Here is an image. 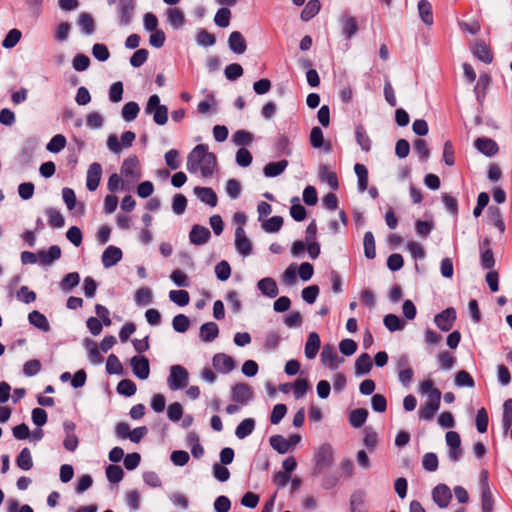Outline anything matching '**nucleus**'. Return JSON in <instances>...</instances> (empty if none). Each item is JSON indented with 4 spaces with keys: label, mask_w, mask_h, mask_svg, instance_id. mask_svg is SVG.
<instances>
[{
    "label": "nucleus",
    "mask_w": 512,
    "mask_h": 512,
    "mask_svg": "<svg viewBox=\"0 0 512 512\" xmlns=\"http://www.w3.org/2000/svg\"><path fill=\"white\" fill-rule=\"evenodd\" d=\"M217 165L216 156L208 151V146L199 144L195 146L187 157V170L190 173L200 172L203 177H210Z\"/></svg>",
    "instance_id": "obj_1"
},
{
    "label": "nucleus",
    "mask_w": 512,
    "mask_h": 512,
    "mask_svg": "<svg viewBox=\"0 0 512 512\" xmlns=\"http://www.w3.org/2000/svg\"><path fill=\"white\" fill-rule=\"evenodd\" d=\"M144 111L147 115H152L153 121L159 126L165 125L168 121V108L160 103V97L157 94L149 97Z\"/></svg>",
    "instance_id": "obj_2"
},
{
    "label": "nucleus",
    "mask_w": 512,
    "mask_h": 512,
    "mask_svg": "<svg viewBox=\"0 0 512 512\" xmlns=\"http://www.w3.org/2000/svg\"><path fill=\"white\" fill-rule=\"evenodd\" d=\"M189 381L187 369L181 365H172L169 370L167 384L170 390L176 391L185 388Z\"/></svg>",
    "instance_id": "obj_3"
},
{
    "label": "nucleus",
    "mask_w": 512,
    "mask_h": 512,
    "mask_svg": "<svg viewBox=\"0 0 512 512\" xmlns=\"http://www.w3.org/2000/svg\"><path fill=\"white\" fill-rule=\"evenodd\" d=\"M334 461L333 448L328 443L321 444L314 453L315 472L320 473L332 465Z\"/></svg>",
    "instance_id": "obj_4"
},
{
    "label": "nucleus",
    "mask_w": 512,
    "mask_h": 512,
    "mask_svg": "<svg viewBox=\"0 0 512 512\" xmlns=\"http://www.w3.org/2000/svg\"><path fill=\"white\" fill-rule=\"evenodd\" d=\"M441 392L434 390L432 395H429L428 401L421 406L419 410V417L422 420L429 421L434 417L435 412L440 407Z\"/></svg>",
    "instance_id": "obj_5"
},
{
    "label": "nucleus",
    "mask_w": 512,
    "mask_h": 512,
    "mask_svg": "<svg viewBox=\"0 0 512 512\" xmlns=\"http://www.w3.org/2000/svg\"><path fill=\"white\" fill-rule=\"evenodd\" d=\"M121 175L128 181H137L141 177L140 163L136 156L126 158L121 166Z\"/></svg>",
    "instance_id": "obj_6"
},
{
    "label": "nucleus",
    "mask_w": 512,
    "mask_h": 512,
    "mask_svg": "<svg viewBox=\"0 0 512 512\" xmlns=\"http://www.w3.org/2000/svg\"><path fill=\"white\" fill-rule=\"evenodd\" d=\"M61 248L58 245H52L47 250H39L34 254V263L47 267L52 265L56 260L61 257Z\"/></svg>",
    "instance_id": "obj_7"
},
{
    "label": "nucleus",
    "mask_w": 512,
    "mask_h": 512,
    "mask_svg": "<svg viewBox=\"0 0 512 512\" xmlns=\"http://www.w3.org/2000/svg\"><path fill=\"white\" fill-rule=\"evenodd\" d=\"M135 8V0H119L117 5V14L119 17V24L121 26L130 25L134 16Z\"/></svg>",
    "instance_id": "obj_8"
},
{
    "label": "nucleus",
    "mask_w": 512,
    "mask_h": 512,
    "mask_svg": "<svg viewBox=\"0 0 512 512\" xmlns=\"http://www.w3.org/2000/svg\"><path fill=\"white\" fill-rule=\"evenodd\" d=\"M446 443L449 447V459L453 462H457L462 456L460 435L455 431H448L446 433Z\"/></svg>",
    "instance_id": "obj_9"
},
{
    "label": "nucleus",
    "mask_w": 512,
    "mask_h": 512,
    "mask_svg": "<svg viewBox=\"0 0 512 512\" xmlns=\"http://www.w3.org/2000/svg\"><path fill=\"white\" fill-rule=\"evenodd\" d=\"M130 365L133 374L141 379L146 380L150 375L149 360L145 356H134L131 358Z\"/></svg>",
    "instance_id": "obj_10"
},
{
    "label": "nucleus",
    "mask_w": 512,
    "mask_h": 512,
    "mask_svg": "<svg viewBox=\"0 0 512 512\" xmlns=\"http://www.w3.org/2000/svg\"><path fill=\"white\" fill-rule=\"evenodd\" d=\"M321 360L331 370H335L343 362L336 352L334 346L326 344L323 346L321 351Z\"/></svg>",
    "instance_id": "obj_11"
},
{
    "label": "nucleus",
    "mask_w": 512,
    "mask_h": 512,
    "mask_svg": "<svg viewBox=\"0 0 512 512\" xmlns=\"http://www.w3.org/2000/svg\"><path fill=\"white\" fill-rule=\"evenodd\" d=\"M455 319V309L447 308L434 317V322L439 329H441L444 332H447L452 328Z\"/></svg>",
    "instance_id": "obj_12"
},
{
    "label": "nucleus",
    "mask_w": 512,
    "mask_h": 512,
    "mask_svg": "<svg viewBox=\"0 0 512 512\" xmlns=\"http://www.w3.org/2000/svg\"><path fill=\"white\" fill-rule=\"evenodd\" d=\"M235 247L238 253L244 257L252 252V245L247 238L246 233L242 227H237L235 231Z\"/></svg>",
    "instance_id": "obj_13"
},
{
    "label": "nucleus",
    "mask_w": 512,
    "mask_h": 512,
    "mask_svg": "<svg viewBox=\"0 0 512 512\" xmlns=\"http://www.w3.org/2000/svg\"><path fill=\"white\" fill-rule=\"evenodd\" d=\"M432 497H433L434 502L440 508H446L451 501L452 494L447 485L439 484L433 489Z\"/></svg>",
    "instance_id": "obj_14"
},
{
    "label": "nucleus",
    "mask_w": 512,
    "mask_h": 512,
    "mask_svg": "<svg viewBox=\"0 0 512 512\" xmlns=\"http://www.w3.org/2000/svg\"><path fill=\"white\" fill-rule=\"evenodd\" d=\"M213 367L222 374L231 372L235 367V362L232 357L219 353L216 354L212 359Z\"/></svg>",
    "instance_id": "obj_15"
},
{
    "label": "nucleus",
    "mask_w": 512,
    "mask_h": 512,
    "mask_svg": "<svg viewBox=\"0 0 512 512\" xmlns=\"http://www.w3.org/2000/svg\"><path fill=\"white\" fill-rule=\"evenodd\" d=\"M102 167L99 163H92L87 171L86 186L89 191H95L100 183Z\"/></svg>",
    "instance_id": "obj_16"
},
{
    "label": "nucleus",
    "mask_w": 512,
    "mask_h": 512,
    "mask_svg": "<svg viewBox=\"0 0 512 512\" xmlns=\"http://www.w3.org/2000/svg\"><path fill=\"white\" fill-rule=\"evenodd\" d=\"M253 392L248 384L239 383L233 386L231 398L233 401L246 404L252 399Z\"/></svg>",
    "instance_id": "obj_17"
},
{
    "label": "nucleus",
    "mask_w": 512,
    "mask_h": 512,
    "mask_svg": "<svg viewBox=\"0 0 512 512\" xmlns=\"http://www.w3.org/2000/svg\"><path fill=\"white\" fill-rule=\"evenodd\" d=\"M122 251L116 246H108L101 257L102 264L105 268H110L116 265L122 259Z\"/></svg>",
    "instance_id": "obj_18"
},
{
    "label": "nucleus",
    "mask_w": 512,
    "mask_h": 512,
    "mask_svg": "<svg viewBox=\"0 0 512 512\" xmlns=\"http://www.w3.org/2000/svg\"><path fill=\"white\" fill-rule=\"evenodd\" d=\"M473 55L480 61L490 64L493 61L491 49L481 40L475 41L472 46Z\"/></svg>",
    "instance_id": "obj_19"
},
{
    "label": "nucleus",
    "mask_w": 512,
    "mask_h": 512,
    "mask_svg": "<svg viewBox=\"0 0 512 512\" xmlns=\"http://www.w3.org/2000/svg\"><path fill=\"white\" fill-rule=\"evenodd\" d=\"M211 233L208 228L200 225H194L190 231L189 239L194 245H203L208 242Z\"/></svg>",
    "instance_id": "obj_20"
},
{
    "label": "nucleus",
    "mask_w": 512,
    "mask_h": 512,
    "mask_svg": "<svg viewBox=\"0 0 512 512\" xmlns=\"http://www.w3.org/2000/svg\"><path fill=\"white\" fill-rule=\"evenodd\" d=\"M342 34L346 39L352 38L358 31V25L354 16L343 14L340 17Z\"/></svg>",
    "instance_id": "obj_21"
},
{
    "label": "nucleus",
    "mask_w": 512,
    "mask_h": 512,
    "mask_svg": "<svg viewBox=\"0 0 512 512\" xmlns=\"http://www.w3.org/2000/svg\"><path fill=\"white\" fill-rule=\"evenodd\" d=\"M475 148L486 156H494L498 152L497 143L490 138H477L474 142Z\"/></svg>",
    "instance_id": "obj_22"
},
{
    "label": "nucleus",
    "mask_w": 512,
    "mask_h": 512,
    "mask_svg": "<svg viewBox=\"0 0 512 512\" xmlns=\"http://www.w3.org/2000/svg\"><path fill=\"white\" fill-rule=\"evenodd\" d=\"M228 46L235 54H243L247 49L246 40L239 31H234L230 34Z\"/></svg>",
    "instance_id": "obj_23"
},
{
    "label": "nucleus",
    "mask_w": 512,
    "mask_h": 512,
    "mask_svg": "<svg viewBox=\"0 0 512 512\" xmlns=\"http://www.w3.org/2000/svg\"><path fill=\"white\" fill-rule=\"evenodd\" d=\"M257 287L263 295L269 298H275L279 293L277 283L271 277L262 278L257 283Z\"/></svg>",
    "instance_id": "obj_24"
},
{
    "label": "nucleus",
    "mask_w": 512,
    "mask_h": 512,
    "mask_svg": "<svg viewBox=\"0 0 512 512\" xmlns=\"http://www.w3.org/2000/svg\"><path fill=\"white\" fill-rule=\"evenodd\" d=\"M194 194L201 202L211 207H214L217 204V195L211 188L197 186L194 188Z\"/></svg>",
    "instance_id": "obj_25"
},
{
    "label": "nucleus",
    "mask_w": 512,
    "mask_h": 512,
    "mask_svg": "<svg viewBox=\"0 0 512 512\" xmlns=\"http://www.w3.org/2000/svg\"><path fill=\"white\" fill-rule=\"evenodd\" d=\"M320 343V337L316 332H311L308 335L305 344V356L308 359H314L316 357L320 348Z\"/></svg>",
    "instance_id": "obj_26"
},
{
    "label": "nucleus",
    "mask_w": 512,
    "mask_h": 512,
    "mask_svg": "<svg viewBox=\"0 0 512 512\" xmlns=\"http://www.w3.org/2000/svg\"><path fill=\"white\" fill-rule=\"evenodd\" d=\"M481 265L484 269H491L495 265L494 255L490 248V241L485 239L481 246Z\"/></svg>",
    "instance_id": "obj_27"
},
{
    "label": "nucleus",
    "mask_w": 512,
    "mask_h": 512,
    "mask_svg": "<svg viewBox=\"0 0 512 512\" xmlns=\"http://www.w3.org/2000/svg\"><path fill=\"white\" fill-rule=\"evenodd\" d=\"M372 359L369 354L362 353L355 361V374L358 376L366 375L372 368Z\"/></svg>",
    "instance_id": "obj_28"
},
{
    "label": "nucleus",
    "mask_w": 512,
    "mask_h": 512,
    "mask_svg": "<svg viewBox=\"0 0 512 512\" xmlns=\"http://www.w3.org/2000/svg\"><path fill=\"white\" fill-rule=\"evenodd\" d=\"M167 21L174 29H180L185 23V16L179 8H169L166 11Z\"/></svg>",
    "instance_id": "obj_29"
},
{
    "label": "nucleus",
    "mask_w": 512,
    "mask_h": 512,
    "mask_svg": "<svg viewBox=\"0 0 512 512\" xmlns=\"http://www.w3.org/2000/svg\"><path fill=\"white\" fill-rule=\"evenodd\" d=\"M219 334L216 323L207 322L200 327V338L203 342H212Z\"/></svg>",
    "instance_id": "obj_30"
},
{
    "label": "nucleus",
    "mask_w": 512,
    "mask_h": 512,
    "mask_svg": "<svg viewBox=\"0 0 512 512\" xmlns=\"http://www.w3.org/2000/svg\"><path fill=\"white\" fill-rule=\"evenodd\" d=\"M288 166L287 160H280L277 162H270L263 168V173L266 177H276L282 174Z\"/></svg>",
    "instance_id": "obj_31"
},
{
    "label": "nucleus",
    "mask_w": 512,
    "mask_h": 512,
    "mask_svg": "<svg viewBox=\"0 0 512 512\" xmlns=\"http://www.w3.org/2000/svg\"><path fill=\"white\" fill-rule=\"evenodd\" d=\"M418 13L424 24L431 26L433 24L432 5L428 0L418 2Z\"/></svg>",
    "instance_id": "obj_32"
},
{
    "label": "nucleus",
    "mask_w": 512,
    "mask_h": 512,
    "mask_svg": "<svg viewBox=\"0 0 512 512\" xmlns=\"http://www.w3.org/2000/svg\"><path fill=\"white\" fill-rule=\"evenodd\" d=\"M368 417V411L364 408H358L350 412L349 423L354 428H360L364 425Z\"/></svg>",
    "instance_id": "obj_33"
},
{
    "label": "nucleus",
    "mask_w": 512,
    "mask_h": 512,
    "mask_svg": "<svg viewBox=\"0 0 512 512\" xmlns=\"http://www.w3.org/2000/svg\"><path fill=\"white\" fill-rule=\"evenodd\" d=\"M255 428V421L252 418H246L240 422L235 430V435L239 439L249 436Z\"/></svg>",
    "instance_id": "obj_34"
},
{
    "label": "nucleus",
    "mask_w": 512,
    "mask_h": 512,
    "mask_svg": "<svg viewBox=\"0 0 512 512\" xmlns=\"http://www.w3.org/2000/svg\"><path fill=\"white\" fill-rule=\"evenodd\" d=\"M78 25L81 28L82 32L85 33L86 35H91L95 31L94 19L87 12H82L79 15Z\"/></svg>",
    "instance_id": "obj_35"
},
{
    "label": "nucleus",
    "mask_w": 512,
    "mask_h": 512,
    "mask_svg": "<svg viewBox=\"0 0 512 512\" xmlns=\"http://www.w3.org/2000/svg\"><path fill=\"white\" fill-rule=\"evenodd\" d=\"M354 171L358 178V190L363 193L368 187V170L365 165L357 163Z\"/></svg>",
    "instance_id": "obj_36"
},
{
    "label": "nucleus",
    "mask_w": 512,
    "mask_h": 512,
    "mask_svg": "<svg viewBox=\"0 0 512 512\" xmlns=\"http://www.w3.org/2000/svg\"><path fill=\"white\" fill-rule=\"evenodd\" d=\"M355 137L358 145L365 152H369L371 149V139L366 133L363 126L359 125L355 129Z\"/></svg>",
    "instance_id": "obj_37"
},
{
    "label": "nucleus",
    "mask_w": 512,
    "mask_h": 512,
    "mask_svg": "<svg viewBox=\"0 0 512 512\" xmlns=\"http://www.w3.org/2000/svg\"><path fill=\"white\" fill-rule=\"evenodd\" d=\"M321 8L320 2L318 0L309 1L303 10L301 11V19L303 21H309L314 16H316Z\"/></svg>",
    "instance_id": "obj_38"
},
{
    "label": "nucleus",
    "mask_w": 512,
    "mask_h": 512,
    "mask_svg": "<svg viewBox=\"0 0 512 512\" xmlns=\"http://www.w3.org/2000/svg\"><path fill=\"white\" fill-rule=\"evenodd\" d=\"M139 111V105L134 101H130L126 103L122 108V118L127 122H131L137 118Z\"/></svg>",
    "instance_id": "obj_39"
},
{
    "label": "nucleus",
    "mask_w": 512,
    "mask_h": 512,
    "mask_svg": "<svg viewBox=\"0 0 512 512\" xmlns=\"http://www.w3.org/2000/svg\"><path fill=\"white\" fill-rule=\"evenodd\" d=\"M364 254L368 259H374L376 256L375 239L372 232L368 231L363 239Z\"/></svg>",
    "instance_id": "obj_40"
},
{
    "label": "nucleus",
    "mask_w": 512,
    "mask_h": 512,
    "mask_svg": "<svg viewBox=\"0 0 512 512\" xmlns=\"http://www.w3.org/2000/svg\"><path fill=\"white\" fill-rule=\"evenodd\" d=\"M67 144L66 138L62 134H56L47 143L46 149L51 153H59L62 151Z\"/></svg>",
    "instance_id": "obj_41"
},
{
    "label": "nucleus",
    "mask_w": 512,
    "mask_h": 512,
    "mask_svg": "<svg viewBox=\"0 0 512 512\" xmlns=\"http://www.w3.org/2000/svg\"><path fill=\"white\" fill-rule=\"evenodd\" d=\"M383 323L391 332L402 330L405 326V322L395 314H387L383 319Z\"/></svg>",
    "instance_id": "obj_42"
},
{
    "label": "nucleus",
    "mask_w": 512,
    "mask_h": 512,
    "mask_svg": "<svg viewBox=\"0 0 512 512\" xmlns=\"http://www.w3.org/2000/svg\"><path fill=\"white\" fill-rule=\"evenodd\" d=\"M290 215L295 221H303L306 218V209L299 203V198L294 197L291 200Z\"/></svg>",
    "instance_id": "obj_43"
},
{
    "label": "nucleus",
    "mask_w": 512,
    "mask_h": 512,
    "mask_svg": "<svg viewBox=\"0 0 512 512\" xmlns=\"http://www.w3.org/2000/svg\"><path fill=\"white\" fill-rule=\"evenodd\" d=\"M482 512H492L494 508V499L488 483L482 487Z\"/></svg>",
    "instance_id": "obj_44"
},
{
    "label": "nucleus",
    "mask_w": 512,
    "mask_h": 512,
    "mask_svg": "<svg viewBox=\"0 0 512 512\" xmlns=\"http://www.w3.org/2000/svg\"><path fill=\"white\" fill-rule=\"evenodd\" d=\"M512 426V398L503 404L502 427L507 432Z\"/></svg>",
    "instance_id": "obj_45"
},
{
    "label": "nucleus",
    "mask_w": 512,
    "mask_h": 512,
    "mask_svg": "<svg viewBox=\"0 0 512 512\" xmlns=\"http://www.w3.org/2000/svg\"><path fill=\"white\" fill-rule=\"evenodd\" d=\"M271 447L280 454H285L290 448L288 441L282 435H274L269 439Z\"/></svg>",
    "instance_id": "obj_46"
},
{
    "label": "nucleus",
    "mask_w": 512,
    "mask_h": 512,
    "mask_svg": "<svg viewBox=\"0 0 512 512\" xmlns=\"http://www.w3.org/2000/svg\"><path fill=\"white\" fill-rule=\"evenodd\" d=\"M80 282V275L77 272L68 273L60 282V288L68 292L76 287Z\"/></svg>",
    "instance_id": "obj_47"
},
{
    "label": "nucleus",
    "mask_w": 512,
    "mask_h": 512,
    "mask_svg": "<svg viewBox=\"0 0 512 512\" xmlns=\"http://www.w3.org/2000/svg\"><path fill=\"white\" fill-rule=\"evenodd\" d=\"M283 226V218L281 216H273L262 223V228L268 233L278 232Z\"/></svg>",
    "instance_id": "obj_48"
},
{
    "label": "nucleus",
    "mask_w": 512,
    "mask_h": 512,
    "mask_svg": "<svg viewBox=\"0 0 512 512\" xmlns=\"http://www.w3.org/2000/svg\"><path fill=\"white\" fill-rule=\"evenodd\" d=\"M21 31L14 28L11 29L8 34L5 36L4 40L2 41V46L5 49H11L17 45V43L21 39Z\"/></svg>",
    "instance_id": "obj_49"
},
{
    "label": "nucleus",
    "mask_w": 512,
    "mask_h": 512,
    "mask_svg": "<svg viewBox=\"0 0 512 512\" xmlns=\"http://www.w3.org/2000/svg\"><path fill=\"white\" fill-rule=\"evenodd\" d=\"M17 466L22 470H29L32 467V456L29 448H24L16 459Z\"/></svg>",
    "instance_id": "obj_50"
},
{
    "label": "nucleus",
    "mask_w": 512,
    "mask_h": 512,
    "mask_svg": "<svg viewBox=\"0 0 512 512\" xmlns=\"http://www.w3.org/2000/svg\"><path fill=\"white\" fill-rule=\"evenodd\" d=\"M124 476L123 469L118 465H109L106 468V477L110 483H119Z\"/></svg>",
    "instance_id": "obj_51"
},
{
    "label": "nucleus",
    "mask_w": 512,
    "mask_h": 512,
    "mask_svg": "<svg viewBox=\"0 0 512 512\" xmlns=\"http://www.w3.org/2000/svg\"><path fill=\"white\" fill-rule=\"evenodd\" d=\"M169 298L178 306H186L190 300L189 293L186 290H171Z\"/></svg>",
    "instance_id": "obj_52"
},
{
    "label": "nucleus",
    "mask_w": 512,
    "mask_h": 512,
    "mask_svg": "<svg viewBox=\"0 0 512 512\" xmlns=\"http://www.w3.org/2000/svg\"><path fill=\"white\" fill-rule=\"evenodd\" d=\"M106 371L108 374H121L123 372V366L118 359V357L114 354H110L107 358L106 362Z\"/></svg>",
    "instance_id": "obj_53"
},
{
    "label": "nucleus",
    "mask_w": 512,
    "mask_h": 512,
    "mask_svg": "<svg viewBox=\"0 0 512 512\" xmlns=\"http://www.w3.org/2000/svg\"><path fill=\"white\" fill-rule=\"evenodd\" d=\"M136 385L132 380H121L117 385V392L121 395L130 397L136 393Z\"/></svg>",
    "instance_id": "obj_54"
},
{
    "label": "nucleus",
    "mask_w": 512,
    "mask_h": 512,
    "mask_svg": "<svg viewBox=\"0 0 512 512\" xmlns=\"http://www.w3.org/2000/svg\"><path fill=\"white\" fill-rule=\"evenodd\" d=\"M172 326L176 332L184 333L190 326L189 318L184 314H178L173 318Z\"/></svg>",
    "instance_id": "obj_55"
},
{
    "label": "nucleus",
    "mask_w": 512,
    "mask_h": 512,
    "mask_svg": "<svg viewBox=\"0 0 512 512\" xmlns=\"http://www.w3.org/2000/svg\"><path fill=\"white\" fill-rule=\"evenodd\" d=\"M48 224L54 228H61L65 224L63 215L56 209L47 210Z\"/></svg>",
    "instance_id": "obj_56"
},
{
    "label": "nucleus",
    "mask_w": 512,
    "mask_h": 512,
    "mask_svg": "<svg viewBox=\"0 0 512 512\" xmlns=\"http://www.w3.org/2000/svg\"><path fill=\"white\" fill-rule=\"evenodd\" d=\"M281 281L283 284L287 286H293L297 281V266L296 264H291L287 267L284 273L281 276Z\"/></svg>",
    "instance_id": "obj_57"
},
{
    "label": "nucleus",
    "mask_w": 512,
    "mask_h": 512,
    "mask_svg": "<svg viewBox=\"0 0 512 512\" xmlns=\"http://www.w3.org/2000/svg\"><path fill=\"white\" fill-rule=\"evenodd\" d=\"M439 366L443 370H450L455 364V358L447 351H440L437 354Z\"/></svg>",
    "instance_id": "obj_58"
},
{
    "label": "nucleus",
    "mask_w": 512,
    "mask_h": 512,
    "mask_svg": "<svg viewBox=\"0 0 512 512\" xmlns=\"http://www.w3.org/2000/svg\"><path fill=\"white\" fill-rule=\"evenodd\" d=\"M87 349L89 354V359L92 364L98 365L103 362V357L99 352L98 346L94 341H87Z\"/></svg>",
    "instance_id": "obj_59"
},
{
    "label": "nucleus",
    "mask_w": 512,
    "mask_h": 512,
    "mask_svg": "<svg viewBox=\"0 0 512 512\" xmlns=\"http://www.w3.org/2000/svg\"><path fill=\"white\" fill-rule=\"evenodd\" d=\"M231 12L228 8H220L214 17L215 24L219 27H227L230 22Z\"/></svg>",
    "instance_id": "obj_60"
},
{
    "label": "nucleus",
    "mask_w": 512,
    "mask_h": 512,
    "mask_svg": "<svg viewBox=\"0 0 512 512\" xmlns=\"http://www.w3.org/2000/svg\"><path fill=\"white\" fill-rule=\"evenodd\" d=\"M134 300L138 305H147V304L151 303V301H152L151 289L146 288V287L138 289L135 293Z\"/></svg>",
    "instance_id": "obj_61"
},
{
    "label": "nucleus",
    "mask_w": 512,
    "mask_h": 512,
    "mask_svg": "<svg viewBox=\"0 0 512 512\" xmlns=\"http://www.w3.org/2000/svg\"><path fill=\"white\" fill-rule=\"evenodd\" d=\"M455 385L458 387H473L474 380L468 372L461 370L455 375Z\"/></svg>",
    "instance_id": "obj_62"
},
{
    "label": "nucleus",
    "mask_w": 512,
    "mask_h": 512,
    "mask_svg": "<svg viewBox=\"0 0 512 512\" xmlns=\"http://www.w3.org/2000/svg\"><path fill=\"white\" fill-rule=\"evenodd\" d=\"M215 273L220 281H226L231 275V267L227 261H220L215 266Z\"/></svg>",
    "instance_id": "obj_63"
},
{
    "label": "nucleus",
    "mask_w": 512,
    "mask_h": 512,
    "mask_svg": "<svg viewBox=\"0 0 512 512\" xmlns=\"http://www.w3.org/2000/svg\"><path fill=\"white\" fill-rule=\"evenodd\" d=\"M196 41L200 46L210 47L213 46L216 42V39L213 34L208 31L202 29L198 32Z\"/></svg>",
    "instance_id": "obj_64"
}]
</instances>
